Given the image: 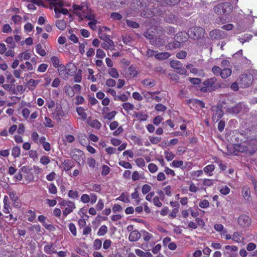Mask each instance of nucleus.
<instances>
[{"label":"nucleus","instance_id":"nucleus-20","mask_svg":"<svg viewBox=\"0 0 257 257\" xmlns=\"http://www.w3.org/2000/svg\"><path fill=\"white\" fill-rule=\"evenodd\" d=\"M232 240L236 242L241 243L244 241V238L241 233L235 231L232 235Z\"/></svg>","mask_w":257,"mask_h":257},{"label":"nucleus","instance_id":"nucleus-54","mask_svg":"<svg viewBox=\"0 0 257 257\" xmlns=\"http://www.w3.org/2000/svg\"><path fill=\"white\" fill-rule=\"evenodd\" d=\"M155 109L158 111L164 112L167 109V107L161 103H158L155 105Z\"/></svg>","mask_w":257,"mask_h":257},{"label":"nucleus","instance_id":"nucleus-25","mask_svg":"<svg viewBox=\"0 0 257 257\" xmlns=\"http://www.w3.org/2000/svg\"><path fill=\"white\" fill-rule=\"evenodd\" d=\"M214 229L220 232V235L222 236V235H224L226 233H227V231L224 230V226L223 225L221 224H215L214 225Z\"/></svg>","mask_w":257,"mask_h":257},{"label":"nucleus","instance_id":"nucleus-41","mask_svg":"<svg viewBox=\"0 0 257 257\" xmlns=\"http://www.w3.org/2000/svg\"><path fill=\"white\" fill-rule=\"evenodd\" d=\"M180 46V43L178 41H174L172 43H169L167 46L166 47L167 49H173L177 48L179 47Z\"/></svg>","mask_w":257,"mask_h":257},{"label":"nucleus","instance_id":"nucleus-6","mask_svg":"<svg viewBox=\"0 0 257 257\" xmlns=\"http://www.w3.org/2000/svg\"><path fill=\"white\" fill-rule=\"evenodd\" d=\"M230 10V5L228 3L219 4L214 8V12L219 15H223Z\"/></svg>","mask_w":257,"mask_h":257},{"label":"nucleus","instance_id":"nucleus-35","mask_svg":"<svg viewBox=\"0 0 257 257\" xmlns=\"http://www.w3.org/2000/svg\"><path fill=\"white\" fill-rule=\"evenodd\" d=\"M39 82V80H34L33 79H31L28 82V85L29 87H32V89H34L36 87Z\"/></svg>","mask_w":257,"mask_h":257},{"label":"nucleus","instance_id":"nucleus-59","mask_svg":"<svg viewBox=\"0 0 257 257\" xmlns=\"http://www.w3.org/2000/svg\"><path fill=\"white\" fill-rule=\"evenodd\" d=\"M117 199L126 203L130 202L129 197L127 195H126L124 193H122Z\"/></svg>","mask_w":257,"mask_h":257},{"label":"nucleus","instance_id":"nucleus-52","mask_svg":"<svg viewBox=\"0 0 257 257\" xmlns=\"http://www.w3.org/2000/svg\"><path fill=\"white\" fill-rule=\"evenodd\" d=\"M51 61H52V64L54 67L58 68L59 67V66L60 65V64H59L60 60L58 57L53 56L51 58Z\"/></svg>","mask_w":257,"mask_h":257},{"label":"nucleus","instance_id":"nucleus-50","mask_svg":"<svg viewBox=\"0 0 257 257\" xmlns=\"http://www.w3.org/2000/svg\"><path fill=\"white\" fill-rule=\"evenodd\" d=\"M58 70L59 74L61 76H62V75L66 76L68 74V72L66 70V69L65 66L62 64L60 65L59 67H58Z\"/></svg>","mask_w":257,"mask_h":257},{"label":"nucleus","instance_id":"nucleus-58","mask_svg":"<svg viewBox=\"0 0 257 257\" xmlns=\"http://www.w3.org/2000/svg\"><path fill=\"white\" fill-rule=\"evenodd\" d=\"M116 114V112L115 111H112L108 113H106L104 115V118L107 119L108 120H111L114 117L115 115Z\"/></svg>","mask_w":257,"mask_h":257},{"label":"nucleus","instance_id":"nucleus-12","mask_svg":"<svg viewBox=\"0 0 257 257\" xmlns=\"http://www.w3.org/2000/svg\"><path fill=\"white\" fill-rule=\"evenodd\" d=\"M70 155L72 158L77 162H79L84 156L82 152L79 149L73 150Z\"/></svg>","mask_w":257,"mask_h":257},{"label":"nucleus","instance_id":"nucleus-51","mask_svg":"<svg viewBox=\"0 0 257 257\" xmlns=\"http://www.w3.org/2000/svg\"><path fill=\"white\" fill-rule=\"evenodd\" d=\"M164 155L165 158L168 161H170L172 160L175 157V155L173 153L168 151H165Z\"/></svg>","mask_w":257,"mask_h":257},{"label":"nucleus","instance_id":"nucleus-47","mask_svg":"<svg viewBox=\"0 0 257 257\" xmlns=\"http://www.w3.org/2000/svg\"><path fill=\"white\" fill-rule=\"evenodd\" d=\"M107 232V227L105 225H102L99 228V230L97 232V235L98 236H103Z\"/></svg>","mask_w":257,"mask_h":257},{"label":"nucleus","instance_id":"nucleus-17","mask_svg":"<svg viewBox=\"0 0 257 257\" xmlns=\"http://www.w3.org/2000/svg\"><path fill=\"white\" fill-rule=\"evenodd\" d=\"M242 104L238 103L235 106H232L231 107L228 108L227 109V112L231 114H238L239 113L241 110L242 109Z\"/></svg>","mask_w":257,"mask_h":257},{"label":"nucleus","instance_id":"nucleus-27","mask_svg":"<svg viewBox=\"0 0 257 257\" xmlns=\"http://www.w3.org/2000/svg\"><path fill=\"white\" fill-rule=\"evenodd\" d=\"M231 70L229 68H223L221 70L220 76L223 79H225L230 76L231 74Z\"/></svg>","mask_w":257,"mask_h":257},{"label":"nucleus","instance_id":"nucleus-61","mask_svg":"<svg viewBox=\"0 0 257 257\" xmlns=\"http://www.w3.org/2000/svg\"><path fill=\"white\" fill-rule=\"evenodd\" d=\"M199 206L202 208H207L209 206V202L207 200L204 199L200 202Z\"/></svg>","mask_w":257,"mask_h":257},{"label":"nucleus","instance_id":"nucleus-21","mask_svg":"<svg viewBox=\"0 0 257 257\" xmlns=\"http://www.w3.org/2000/svg\"><path fill=\"white\" fill-rule=\"evenodd\" d=\"M168 37H165L164 38H157L153 41L152 44L158 47L162 46L165 44L166 41H168Z\"/></svg>","mask_w":257,"mask_h":257},{"label":"nucleus","instance_id":"nucleus-14","mask_svg":"<svg viewBox=\"0 0 257 257\" xmlns=\"http://www.w3.org/2000/svg\"><path fill=\"white\" fill-rule=\"evenodd\" d=\"M76 110L78 115L79 116V118L80 119H81L83 121H84L87 119V114L83 107H77Z\"/></svg>","mask_w":257,"mask_h":257},{"label":"nucleus","instance_id":"nucleus-24","mask_svg":"<svg viewBox=\"0 0 257 257\" xmlns=\"http://www.w3.org/2000/svg\"><path fill=\"white\" fill-rule=\"evenodd\" d=\"M44 251L48 254H52L53 253H56L55 247L52 244H49L45 246L44 248Z\"/></svg>","mask_w":257,"mask_h":257},{"label":"nucleus","instance_id":"nucleus-40","mask_svg":"<svg viewBox=\"0 0 257 257\" xmlns=\"http://www.w3.org/2000/svg\"><path fill=\"white\" fill-rule=\"evenodd\" d=\"M44 119L45 121L44 124L46 127H53L54 126V124L52 119L49 117L45 116Z\"/></svg>","mask_w":257,"mask_h":257},{"label":"nucleus","instance_id":"nucleus-34","mask_svg":"<svg viewBox=\"0 0 257 257\" xmlns=\"http://www.w3.org/2000/svg\"><path fill=\"white\" fill-rule=\"evenodd\" d=\"M65 93L69 96L73 97L74 95V92L72 87L70 85H65L64 87Z\"/></svg>","mask_w":257,"mask_h":257},{"label":"nucleus","instance_id":"nucleus-44","mask_svg":"<svg viewBox=\"0 0 257 257\" xmlns=\"http://www.w3.org/2000/svg\"><path fill=\"white\" fill-rule=\"evenodd\" d=\"M74 81L77 83H80L82 80V70L81 69H79L77 71V73L74 77Z\"/></svg>","mask_w":257,"mask_h":257},{"label":"nucleus","instance_id":"nucleus-18","mask_svg":"<svg viewBox=\"0 0 257 257\" xmlns=\"http://www.w3.org/2000/svg\"><path fill=\"white\" fill-rule=\"evenodd\" d=\"M241 194L243 198L248 201L250 198V191L248 186H244L241 189Z\"/></svg>","mask_w":257,"mask_h":257},{"label":"nucleus","instance_id":"nucleus-9","mask_svg":"<svg viewBox=\"0 0 257 257\" xmlns=\"http://www.w3.org/2000/svg\"><path fill=\"white\" fill-rule=\"evenodd\" d=\"M234 149L236 151L241 153L248 152L250 154H253L255 151L256 147L252 148L251 150H249L248 147L246 146L245 143H244L236 145L234 147Z\"/></svg>","mask_w":257,"mask_h":257},{"label":"nucleus","instance_id":"nucleus-57","mask_svg":"<svg viewBox=\"0 0 257 257\" xmlns=\"http://www.w3.org/2000/svg\"><path fill=\"white\" fill-rule=\"evenodd\" d=\"M105 85L109 87H113L116 85V82L114 79L109 78L106 80Z\"/></svg>","mask_w":257,"mask_h":257},{"label":"nucleus","instance_id":"nucleus-64","mask_svg":"<svg viewBox=\"0 0 257 257\" xmlns=\"http://www.w3.org/2000/svg\"><path fill=\"white\" fill-rule=\"evenodd\" d=\"M151 189V187L148 184H145L142 188V192L143 194H146L149 193Z\"/></svg>","mask_w":257,"mask_h":257},{"label":"nucleus","instance_id":"nucleus-23","mask_svg":"<svg viewBox=\"0 0 257 257\" xmlns=\"http://www.w3.org/2000/svg\"><path fill=\"white\" fill-rule=\"evenodd\" d=\"M101 47L105 50H112L114 49V44L113 41L109 42H104L101 44Z\"/></svg>","mask_w":257,"mask_h":257},{"label":"nucleus","instance_id":"nucleus-53","mask_svg":"<svg viewBox=\"0 0 257 257\" xmlns=\"http://www.w3.org/2000/svg\"><path fill=\"white\" fill-rule=\"evenodd\" d=\"M102 246V241L99 239H96L93 243V248L95 250L99 249Z\"/></svg>","mask_w":257,"mask_h":257},{"label":"nucleus","instance_id":"nucleus-45","mask_svg":"<svg viewBox=\"0 0 257 257\" xmlns=\"http://www.w3.org/2000/svg\"><path fill=\"white\" fill-rule=\"evenodd\" d=\"M135 114V116L138 118V119L142 121L146 120L148 118V115L147 114L142 113L140 112H136Z\"/></svg>","mask_w":257,"mask_h":257},{"label":"nucleus","instance_id":"nucleus-48","mask_svg":"<svg viewBox=\"0 0 257 257\" xmlns=\"http://www.w3.org/2000/svg\"><path fill=\"white\" fill-rule=\"evenodd\" d=\"M230 191V190L229 188L226 185L222 186L219 189L220 193L224 195L228 194Z\"/></svg>","mask_w":257,"mask_h":257},{"label":"nucleus","instance_id":"nucleus-4","mask_svg":"<svg viewBox=\"0 0 257 257\" xmlns=\"http://www.w3.org/2000/svg\"><path fill=\"white\" fill-rule=\"evenodd\" d=\"M48 2L50 5V8L52 9V7H54V12L55 13V17L59 18L60 17L61 13L60 9L57 7H62L64 6L63 2L62 0H45Z\"/></svg>","mask_w":257,"mask_h":257},{"label":"nucleus","instance_id":"nucleus-56","mask_svg":"<svg viewBox=\"0 0 257 257\" xmlns=\"http://www.w3.org/2000/svg\"><path fill=\"white\" fill-rule=\"evenodd\" d=\"M68 228L70 231L72 233V234L74 236H76L77 235V230L76 227L74 223H71L68 225Z\"/></svg>","mask_w":257,"mask_h":257},{"label":"nucleus","instance_id":"nucleus-8","mask_svg":"<svg viewBox=\"0 0 257 257\" xmlns=\"http://www.w3.org/2000/svg\"><path fill=\"white\" fill-rule=\"evenodd\" d=\"M209 38L211 40H218L223 39L225 37V34L223 31L220 30L215 29L211 31L209 33Z\"/></svg>","mask_w":257,"mask_h":257},{"label":"nucleus","instance_id":"nucleus-55","mask_svg":"<svg viewBox=\"0 0 257 257\" xmlns=\"http://www.w3.org/2000/svg\"><path fill=\"white\" fill-rule=\"evenodd\" d=\"M118 164L125 169H132V165L128 162L124 161H120L118 162Z\"/></svg>","mask_w":257,"mask_h":257},{"label":"nucleus","instance_id":"nucleus-46","mask_svg":"<svg viewBox=\"0 0 257 257\" xmlns=\"http://www.w3.org/2000/svg\"><path fill=\"white\" fill-rule=\"evenodd\" d=\"M68 196L73 199H76L78 198V192L76 190H71L68 192Z\"/></svg>","mask_w":257,"mask_h":257},{"label":"nucleus","instance_id":"nucleus-49","mask_svg":"<svg viewBox=\"0 0 257 257\" xmlns=\"http://www.w3.org/2000/svg\"><path fill=\"white\" fill-rule=\"evenodd\" d=\"M89 124L97 129H99L101 127V123L97 119L92 120Z\"/></svg>","mask_w":257,"mask_h":257},{"label":"nucleus","instance_id":"nucleus-63","mask_svg":"<svg viewBox=\"0 0 257 257\" xmlns=\"http://www.w3.org/2000/svg\"><path fill=\"white\" fill-rule=\"evenodd\" d=\"M87 162L89 167L91 168H94L95 167L96 161L93 158H88Z\"/></svg>","mask_w":257,"mask_h":257},{"label":"nucleus","instance_id":"nucleus-37","mask_svg":"<svg viewBox=\"0 0 257 257\" xmlns=\"http://www.w3.org/2000/svg\"><path fill=\"white\" fill-rule=\"evenodd\" d=\"M108 72L110 76L114 78H117L119 77L117 70L114 68L109 69Z\"/></svg>","mask_w":257,"mask_h":257},{"label":"nucleus","instance_id":"nucleus-22","mask_svg":"<svg viewBox=\"0 0 257 257\" xmlns=\"http://www.w3.org/2000/svg\"><path fill=\"white\" fill-rule=\"evenodd\" d=\"M127 72L131 77H135L139 73V70L136 66L131 65L128 67Z\"/></svg>","mask_w":257,"mask_h":257},{"label":"nucleus","instance_id":"nucleus-5","mask_svg":"<svg viewBox=\"0 0 257 257\" xmlns=\"http://www.w3.org/2000/svg\"><path fill=\"white\" fill-rule=\"evenodd\" d=\"M204 34V29L199 27H196L190 29L189 31V35L194 39H198L203 37Z\"/></svg>","mask_w":257,"mask_h":257},{"label":"nucleus","instance_id":"nucleus-32","mask_svg":"<svg viewBox=\"0 0 257 257\" xmlns=\"http://www.w3.org/2000/svg\"><path fill=\"white\" fill-rule=\"evenodd\" d=\"M9 198L8 197L5 196L4 198V208L3 211L5 213H10V206L9 203H8Z\"/></svg>","mask_w":257,"mask_h":257},{"label":"nucleus","instance_id":"nucleus-31","mask_svg":"<svg viewBox=\"0 0 257 257\" xmlns=\"http://www.w3.org/2000/svg\"><path fill=\"white\" fill-rule=\"evenodd\" d=\"M170 66L172 68L178 70L182 67V64L179 61L172 60L170 62Z\"/></svg>","mask_w":257,"mask_h":257},{"label":"nucleus","instance_id":"nucleus-13","mask_svg":"<svg viewBox=\"0 0 257 257\" xmlns=\"http://www.w3.org/2000/svg\"><path fill=\"white\" fill-rule=\"evenodd\" d=\"M224 248L228 250L226 253L229 254V257H235L238 250V247L235 245H227L224 247Z\"/></svg>","mask_w":257,"mask_h":257},{"label":"nucleus","instance_id":"nucleus-30","mask_svg":"<svg viewBox=\"0 0 257 257\" xmlns=\"http://www.w3.org/2000/svg\"><path fill=\"white\" fill-rule=\"evenodd\" d=\"M142 84L146 87H151L155 85V82L150 79H146L142 81Z\"/></svg>","mask_w":257,"mask_h":257},{"label":"nucleus","instance_id":"nucleus-7","mask_svg":"<svg viewBox=\"0 0 257 257\" xmlns=\"http://www.w3.org/2000/svg\"><path fill=\"white\" fill-rule=\"evenodd\" d=\"M238 224L243 228L248 227L251 222L250 217L246 215H240L237 220Z\"/></svg>","mask_w":257,"mask_h":257},{"label":"nucleus","instance_id":"nucleus-3","mask_svg":"<svg viewBox=\"0 0 257 257\" xmlns=\"http://www.w3.org/2000/svg\"><path fill=\"white\" fill-rule=\"evenodd\" d=\"M252 76L250 74H242L238 79V83L241 88L248 87L252 83Z\"/></svg>","mask_w":257,"mask_h":257},{"label":"nucleus","instance_id":"nucleus-15","mask_svg":"<svg viewBox=\"0 0 257 257\" xmlns=\"http://www.w3.org/2000/svg\"><path fill=\"white\" fill-rule=\"evenodd\" d=\"M74 166V163L71 160L65 159L62 162V166L61 167L66 171H69Z\"/></svg>","mask_w":257,"mask_h":257},{"label":"nucleus","instance_id":"nucleus-33","mask_svg":"<svg viewBox=\"0 0 257 257\" xmlns=\"http://www.w3.org/2000/svg\"><path fill=\"white\" fill-rule=\"evenodd\" d=\"M56 26L60 30H64L66 27V23L64 20H57L56 22Z\"/></svg>","mask_w":257,"mask_h":257},{"label":"nucleus","instance_id":"nucleus-60","mask_svg":"<svg viewBox=\"0 0 257 257\" xmlns=\"http://www.w3.org/2000/svg\"><path fill=\"white\" fill-rule=\"evenodd\" d=\"M144 36L146 38L151 40V39H154V36H155V34L153 32V31H151V30H149L144 33Z\"/></svg>","mask_w":257,"mask_h":257},{"label":"nucleus","instance_id":"nucleus-43","mask_svg":"<svg viewBox=\"0 0 257 257\" xmlns=\"http://www.w3.org/2000/svg\"><path fill=\"white\" fill-rule=\"evenodd\" d=\"M50 193L52 194H56L57 193V189L53 183H51L47 186Z\"/></svg>","mask_w":257,"mask_h":257},{"label":"nucleus","instance_id":"nucleus-16","mask_svg":"<svg viewBox=\"0 0 257 257\" xmlns=\"http://www.w3.org/2000/svg\"><path fill=\"white\" fill-rule=\"evenodd\" d=\"M223 111L218 107L215 108L213 109V114L212 119L214 121H218L220 118L223 115Z\"/></svg>","mask_w":257,"mask_h":257},{"label":"nucleus","instance_id":"nucleus-26","mask_svg":"<svg viewBox=\"0 0 257 257\" xmlns=\"http://www.w3.org/2000/svg\"><path fill=\"white\" fill-rule=\"evenodd\" d=\"M214 165L213 164H210L205 167L203 169V171L206 174L210 176L212 175V173L214 170Z\"/></svg>","mask_w":257,"mask_h":257},{"label":"nucleus","instance_id":"nucleus-39","mask_svg":"<svg viewBox=\"0 0 257 257\" xmlns=\"http://www.w3.org/2000/svg\"><path fill=\"white\" fill-rule=\"evenodd\" d=\"M21 154V149L19 147L16 146L13 148L12 155L14 158L18 157Z\"/></svg>","mask_w":257,"mask_h":257},{"label":"nucleus","instance_id":"nucleus-36","mask_svg":"<svg viewBox=\"0 0 257 257\" xmlns=\"http://www.w3.org/2000/svg\"><path fill=\"white\" fill-rule=\"evenodd\" d=\"M122 106L123 108L127 112L133 110L135 108L134 105L130 102L123 103L122 104Z\"/></svg>","mask_w":257,"mask_h":257},{"label":"nucleus","instance_id":"nucleus-38","mask_svg":"<svg viewBox=\"0 0 257 257\" xmlns=\"http://www.w3.org/2000/svg\"><path fill=\"white\" fill-rule=\"evenodd\" d=\"M36 52L42 56H44L46 55V53L45 50L43 48V47L41 44H39L36 46Z\"/></svg>","mask_w":257,"mask_h":257},{"label":"nucleus","instance_id":"nucleus-2","mask_svg":"<svg viewBox=\"0 0 257 257\" xmlns=\"http://www.w3.org/2000/svg\"><path fill=\"white\" fill-rule=\"evenodd\" d=\"M60 205L62 209L63 215L65 217L72 212L73 210L76 208L75 203L69 200H64L60 203Z\"/></svg>","mask_w":257,"mask_h":257},{"label":"nucleus","instance_id":"nucleus-42","mask_svg":"<svg viewBox=\"0 0 257 257\" xmlns=\"http://www.w3.org/2000/svg\"><path fill=\"white\" fill-rule=\"evenodd\" d=\"M5 42L9 44V47L10 49H14L16 46V44L14 41L13 38L12 37H8L6 39Z\"/></svg>","mask_w":257,"mask_h":257},{"label":"nucleus","instance_id":"nucleus-28","mask_svg":"<svg viewBox=\"0 0 257 257\" xmlns=\"http://www.w3.org/2000/svg\"><path fill=\"white\" fill-rule=\"evenodd\" d=\"M170 56V54L168 52L158 53L157 52L155 58L160 60H162L167 59Z\"/></svg>","mask_w":257,"mask_h":257},{"label":"nucleus","instance_id":"nucleus-11","mask_svg":"<svg viewBox=\"0 0 257 257\" xmlns=\"http://www.w3.org/2000/svg\"><path fill=\"white\" fill-rule=\"evenodd\" d=\"M186 68L189 69L191 73L197 76L203 77L204 76V73L201 69H197L196 68L192 67L191 64H188L186 66Z\"/></svg>","mask_w":257,"mask_h":257},{"label":"nucleus","instance_id":"nucleus-29","mask_svg":"<svg viewBox=\"0 0 257 257\" xmlns=\"http://www.w3.org/2000/svg\"><path fill=\"white\" fill-rule=\"evenodd\" d=\"M88 189L91 191L99 193L101 190V187L99 184H91L89 186Z\"/></svg>","mask_w":257,"mask_h":257},{"label":"nucleus","instance_id":"nucleus-19","mask_svg":"<svg viewBox=\"0 0 257 257\" xmlns=\"http://www.w3.org/2000/svg\"><path fill=\"white\" fill-rule=\"evenodd\" d=\"M141 236V233L137 230L132 231L129 235L130 241L134 242L138 240Z\"/></svg>","mask_w":257,"mask_h":257},{"label":"nucleus","instance_id":"nucleus-1","mask_svg":"<svg viewBox=\"0 0 257 257\" xmlns=\"http://www.w3.org/2000/svg\"><path fill=\"white\" fill-rule=\"evenodd\" d=\"M216 81L217 79L215 77L207 79L203 82V86L200 88V90L203 92L215 90L218 87Z\"/></svg>","mask_w":257,"mask_h":257},{"label":"nucleus","instance_id":"nucleus-62","mask_svg":"<svg viewBox=\"0 0 257 257\" xmlns=\"http://www.w3.org/2000/svg\"><path fill=\"white\" fill-rule=\"evenodd\" d=\"M96 57L98 58L102 59L105 57V53L101 49H98L96 51Z\"/></svg>","mask_w":257,"mask_h":257},{"label":"nucleus","instance_id":"nucleus-10","mask_svg":"<svg viewBox=\"0 0 257 257\" xmlns=\"http://www.w3.org/2000/svg\"><path fill=\"white\" fill-rule=\"evenodd\" d=\"M64 115V112L61 106H57L55 111L53 113V117L58 121H61L62 118Z\"/></svg>","mask_w":257,"mask_h":257}]
</instances>
